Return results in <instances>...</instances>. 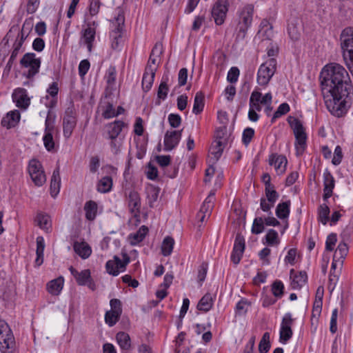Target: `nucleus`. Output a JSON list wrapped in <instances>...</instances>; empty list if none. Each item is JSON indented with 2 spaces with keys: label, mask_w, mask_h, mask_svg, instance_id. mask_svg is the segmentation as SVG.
Wrapping results in <instances>:
<instances>
[{
  "label": "nucleus",
  "mask_w": 353,
  "mask_h": 353,
  "mask_svg": "<svg viewBox=\"0 0 353 353\" xmlns=\"http://www.w3.org/2000/svg\"><path fill=\"white\" fill-rule=\"evenodd\" d=\"M322 94L327 110L337 117L344 115L351 105L352 85L348 73L341 65H326L320 74Z\"/></svg>",
  "instance_id": "f257e3e1"
},
{
  "label": "nucleus",
  "mask_w": 353,
  "mask_h": 353,
  "mask_svg": "<svg viewBox=\"0 0 353 353\" xmlns=\"http://www.w3.org/2000/svg\"><path fill=\"white\" fill-rule=\"evenodd\" d=\"M276 70V61L270 58L259 67L257 72V83L262 86H266Z\"/></svg>",
  "instance_id": "f03ea898"
},
{
  "label": "nucleus",
  "mask_w": 353,
  "mask_h": 353,
  "mask_svg": "<svg viewBox=\"0 0 353 353\" xmlns=\"http://www.w3.org/2000/svg\"><path fill=\"white\" fill-rule=\"evenodd\" d=\"M290 125L293 130L296 142L295 147L297 155L303 154L306 146L307 135L302 123L298 119L294 118L290 121Z\"/></svg>",
  "instance_id": "7ed1b4c3"
},
{
  "label": "nucleus",
  "mask_w": 353,
  "mask_h": 353,
  "mask_svg": "<svg viewBox=\"0 0 353 353\" xmlns=\"http://www.w3.org/2000/svg\"><path fill=\"white\" fill-rule=\"evenodd\" d=\"M125 23V17L123 12L119 10L117 16L114 17L112 21L114 30L110 33V37L112 39V48L114 50L118 49L121 42L122 32L123 31Z\"/></svg>",
  "instance_id": "20e7f679"
},
{
  "label": "nucleus",
  "mask_w": 353,
  "mask_h": 353,
  "mask_svg": "<svg viewBox=\"0 0 353 353\" xmlns=\"http://www.w3.org/2000/svg\"><path fill=\"white\" fill-rule=\"evenodd\" d=\"M28 172L35 185L41 186L46 183V176L39 161L33 159L29 161Z\"/></svg>",
  "instance_id": "39448f33"
},
{
  "label": "nucleus",
  "mask_w": 353,
  "mask_h": 353,
  "mask_svg": "<svg viewBox=\"0 0 353 353\" xmlns=\"http://www.w3.org/2000/svg\"><path fill=\"white\" fill-rule=\"evenodd\" d=\"M41 63V59L36 58V54L30 52L25 54L20 60V64L22 67L29 68L26 75L28 79L32 78L39 72Z\"/></svg>",
  "instance_id": "423d86ee"
},
{
  "label": "nucleus",
  "mask_w": 353,
  "mask_h": 353,
  "mask_svg": "<svg viewBox=\"0 0 353 353\" xmlns=\"http://www.w3.org/2000/svg\"><path fill=\"white\" fill-rule=\"evenodd\" d=\"M77 113L73 108H68L65 112L63 119V131L65 138L71 137L74 129L77 125Z\"/></svg>",
  "instance_id": "0eeeda50"
},
{
  "label": "nucleus",
  "mask_w": 353,
  "mask_h": 353,
  "mask_svg": "<svg viewBox=\"0 0 353 353\" xmlns=\"http://www.w3.org/2000/svg\"><path fill=\"white\" fill-rule=\"evenodd\" d=\"M8 332V324L0 320V353H11L10 348L13 344V338L7 334Z\"/></svg>",
  "instance_id": "6e6552de"
},
{
  "label": "nucleus",
  "mask_w": 353,
  "mask_h": 353,
  "mask_svg": "<svg viewBox=\"0 0 353 353\" xmlns=\"http://www.w3.org/2000/svg\"><path fill=\"white\" fill-rule=\"evenodd\" d=\"M97 23L96 21L89 22L87 23L86 28L81 32V40L87 46L89 52L92 51L93 42L95 39L96 27Z\"/></svg>",
  "instance_id": "1a4fd4ad"
},
{
  "label": "nucleus",
  "mask_w": 353,
  "mask_h": 353,
  "mask_svg": "<svg viewBox=\"0 0 353 353\" xmlns=\"http://www.w3.org/2000/svg\"><path fill=\"white\" fill-rule=\"evenodd\" d=\"M228 0H218L212 9V16L216 25H221L224 23L228 12Z\"/></svg>",
  "instance_id": "9d476101"
},
{
  "label": "nucleus",
  "mask_w": 353,
  "mask_h": 353,
  "mask_svg": "<svg viewBox=\"0 0 353 353\" xmlns=\"http://www.w3.org/2000/svg\"><path fill=\"white\" fill-rule=\"evenodd\" d=\"M45 127L46 134L43 138V144L48 151H51L54 147V142L52 134L54 129V117H52L50 111L46 119Z\"/></svg>",
  "instance_id": "9b49d317"
},
{
  "label": "nucleus",
  "mask_w": 353,
  "mask_h": 353,
  "mask_svg": "<svg viewBox=\"0 0 353 353\" xmlns=\"http://www.w3.org/2000/svg\"><path fill=\"white\" fill-rule=\"evenodd\" d=\"M245 250V239L239 233L236 236L233 250L231 254V260L234 264L237 265L240 262Z\"/></svg>",
  "instance_id": "f8f14e48"
},
{
  "label": "nucleus",
  "mask_w": 353,
  "mask_h": 353,
  "mask_svg": "<svg viewBox=\"0 0 353 353\" xmlns=\"http://www.w3.org/2000/svg\"><path fill=\"white\" fill-rule=\"evenodd\" d=\"M182 130L167 131L164 137V150L170 151L179 143L181 137Z\"/></svg>",
  "instance_id": "ddd939ff"
},
{
  "label": "nucleus",
  "mask_w": 353,
  "mask_h": 353,
  "mask_svg": "<svg viewBox=\"0 0 353 353\" xmlns=\"http://www.w3.org/2000/svg\"><path fill=\"white\" fill-rule=\"evenodd\" d=\"M341 48L344 52L346 51L348 54L353 51V29L352 28H345L341 34ZM345 54L344 53V56Z\"/></svg>",
  "instance_id": "4468645a"
},
{
  "label": "nucleus",
  "mask_w": 353,
  "mask_h": 353,
  "mask_svg": "<svg viewBox=\"0 0 353 353\" xmlns=\"http://www.w3.org/2000/svg\"><path fill=\"white\" fill-rule=\"evenodd\" d=\"M335 185V180L330 171L326 170L323 173V199L327 201L332 196Z\"/></svg>",
  "instance_id": "2eb2a0df"
},
{
  "label": "nucleus",
  "mask_w": 353,
  "mask_h": 353,
  "mask_svg": "<svg viewBox=\"0 0 353 353\" xmlns=\"http://www.w3.org/2000/svg\"><path fill=\"white\" fill-rule=\"evenodd\" d=\"M163 52V47L161 43H156L153 47L150 56L145 67V70L148 72H156L157 70V58L159 57Z\"/></svg>",
  "instance_id": "dca6fc26"
},
{
  "label": "nucleus",
  "mask_w": 353,
  "mask_h": 353,
  "mask_svg": "<svg viewBox=\"0 0 353 353\" xmlns=\"http://www.w3.org/2000/svg\"><path fill=\"white\" fill-rule=\"evenodd\" d=\"M288 161L285 156L272 154L269 157V164L274 165L279 174L285 172Z\"/></svg>",
  "instance_id": "f3484780"
},
{
  "label": "nucleus",
  "mask_w": 353,
  "mask_h": 353,
  "mask_svg": "<svg viewBox=\"0 0 353 353\" xmlns=\"http://www.w3.org/2000/svg\"><path fill=\"white\" fill-rule=\"evenodd\" d=\"M301 22L297 17H292L289 20L288 33L293 41H297L301 37Z\"/></svg>",
  "instance_id": "a211bd4d"
},
{
  "label": "nucleus",
  "mask_w": 353,
  "mask_h": 353,
  "mask_svg": "<svg viewBox=\"0 0 353 353\" xmlns=\"http://www.w3.org/2000/svg\"><path fill=\"white\" fill-rule=\"evenodd\" d=\"M128 208L134 216H138L141 209V199L136 191H131L128 198Z\"/></svg>",
  "instance_id": "6ab92c4d"
},
{
  "label": "nucleus",
  "mask_w": 353,
  "mask_h": 353,
  "mask_svg": "<svg viewBox=\"0 0 353 353\" xmlns=\"http://www.w3.org/2000/svg\"><path fill=\"white\" fill-rule=\"evenodd\" d=\"M212 143L209 150L208 163L214 165L221 157L225 145L221 142H214Z\"/></svg>",
  "instance_id": "aec40b11"
},
{
  "label": "nucleus",
  "mask_w": 353,
  "mask_h": 353,
  "mask_svg": "<svg viewBox=\"0 0 353 353\" xmlns=\"http://www.w3.org/2000/svg\"><path fill=\"white\" fill-rule=\"evenodd\" d=\"M13 101L17 107L26 109L30 104V99L23 88L15 90L12 94Z\"/></svg>",
  "instance_id": "412c9836"
},
{
  "label": "nucleus",
  "mask_w": 353,
  "mask_h": 353,
  "mask_svg": "<svg viewBox=\"0 0 353 353\" xmlns=\"http://www.w3.org/2000/svg\"><path fill=\"white\" fill-rule=\"evenodd\" d=\"M294 270L290 271V278L292 279L291 286L293 289H300L305 285L307 280V276L305 272H300L299 274H294Z\"/></svg>",
  "instance_id": "4be33fe9"
},
{
  "label": "nucleus",
  "mask_w": 353,
  "mask_h": 353,
  "mask_svg": "<svg viewBox=\"0 0 353 353\" xmlns=\"http://www.w3.org/2000/svg\"><path fill=\"white\" fill-rule=\"evenodd\" d=\"M20 119V113L18 110L9 112L1 120V125L8 129L14 127Z\"/></svg>",
  "instance_id": "5701e85b"
},
{
  "label": "nucleus",
  "mask_w": 353,
  "mask_h": 353,
  "mask_svg": "<svg viewBox=\"0 0 353 353\" xmlns=\"http://www.w3.org/2000/svg\"><path fill=\"white\" fill-rule=\"evenodd\" d=\"M253 9L245 7L241 12L238 27L249 28L252 21Z\"/></svg>",
  "instance_id": "b1692460"
},
{
  "label": "nucleus",
  "mask_w": 353,
  "mask_h": 353,
  "mask_svg": "<svg viewBox=\"0 0 353 353\" xmlns=\"http://www.w3.org/2000/svg\"><path fill=\"white\" fill-rule=\"evenodd\" d=\"M61 185V177L59 172V166L53 171L50 180V193L52 196H55L59 193Z\"/></svg>",
  "instance_id": "393cba45"
},
{
  "label": "nucleus",
  "mask_w": 353,
  "mask_h": 353,
  "mask_svg": "<svg viewBox=\"0 0 353 353\" xmlns=\"http://www.w3.org/2000/svg\"><path fill=\"white\" fill-rule=\"evenodd\" d=\"M73 248L74 252L83 259L88 258L92 253L90 246L85 242H74Z\"/></svg>",
  "instance_id": "a878e982"
},
{
  "label": "nucleus",
  "mask_w": 353,
  "mask_h": 353,
  "mask_svg": "<svg viewBox=\"0 0 353 353\" xmlns=\"http://www.w3.org/2000/svg\"><path fill=\"white\" fill-rule=\"evenodd\" d=\"M123 126L124 123L121 121H115L114 122L110 123L107 126L108 139H113L117 138Z\"/></svg>",
  "instance_id": "bb28decb"
},
{
  "label": "nucleus",
  "mask_w": 353,
  "mask_h": 353,
  "mask_svg": "<svg viewBox=\"0 0 353 353\" xmlns=\"http://www.w3.org/2000/svg\"><path fill=\"white\" fill-rule=\"evenodd\" d=\"M148 232V228L145 225H142L139 229L138 231H137L134 233L130 234L129 235L128 238H129L130 244L132 245H135L138 244L139 243L141 242L145 237Z\"/></svg>",
  "instance_id": "cd10ccee"
},
{
  "label": "nucleus",
  "mask_w": 353,
  "mask_h": 353,
  "mask_svg": "<svg viewBox=\"0 0 353 353\" xmlns=\"http://www.w3.org/2000/svg\"><path fill=\"white\" fill-rule=\"evenodd\" d=\"M63 281L64 280L61 276L50 281L47 284L48 292L52 295H58L63 289Z\"/></svg>",
  "instance_id": "c85d7f7f"
},
{
  "label": "nucleus",
  "mask_w": 353,
  "mask_h": 353,
  "mask_svg": "<svg viewBox=\"0 0 353 353\" xmlns=\"http://www.w3.org/2000/svg\"><path fill=\"white\" fill-rule=\"evenodd\" d=\"M45 248V242L42 236L37 238V258L35 259V265L40 266L43 262V252Z\"/></svg>",
  "instance_id": "c756f323"
},
{
  "label": "nucleus",
  "mask_w": 353,
  "mask_h": 353,
  "mask_svg": "<svg viewBox=\"0 0 353 353\" xmlns=\"http://www.w3.org/2000/svg\"><path fill=\"white\" fill-rule=\"evenodd\" d=\"M116 339L120 347L124 350H130L131 347L130 337L128 334L124 332L117 333Z\"/></svg>",
  "instance_id": "7c9ffc66"
},
{
  "label": "nucleus",
  "mask_w": 353,
  "mask_h": 353,
  "mask_svg": "<svg viewBox=\"0 0 353 353\" xmlns=\"http://www.w3.org/2000/svg\"><path fill=\"white\" fill-rule=\"evenodd\" d=\"M204 94L201 91L196 93L192 109L194 114H199L203 111L204 108Z\"/></svg>",
  "instance_id": "2f4dec72"
},
{
  "label": "nucleus",
  "mask_w": 353,
  "mask_h": 353,
  "mask_svg": "<svg viewBox=\"0 0 353 353\" xmlns=\"http://www.w3.org/2000/svg\"><path fill=\"white\" fill-rule=\"evenodd\" d=\"M213 305L212 297L210 294H205L199 301L197 309L205 312L209 311Z\"/></svg>",
  "instance_id": "473e14b6"
},
{
  "label": "nucleus",
  "mask_w": 353,
  "mask_h": 353,
  "mask_svg": "<svg viewBox=\"0 0 353 353\" xmlns=\"http://www.w3.org/2000/svg\"><path fill=\"white\" fill-rule=\"evenodd\" d=\"M84 210L85 212V218L89 221H92L96 217L97 205L94 201H89L85 203Z\"/></svg>",
  "instance_id": "72a5a7b5"
},
{
  "label": "nucleus",
  "mask_w": 353,
  "mask_h": 353,
  "mask_svg": "<svg viewBox=\"0 0 353 353\" xmlns=\"http://www.w3.org/2000/svg\"><path fill=\"white\" fill-rule=\"evenodd\" d=\"M261 93L258 91H253L251 94L250 98V110H253L254 111H259L260 112L261 110Z\"/></svg>",
  "instance_id": "f704fd0d"
},
{
  "label": "nucleus",
  "mask_w": 353,
  "mask_h": 353,
  "mask_svg": "<svg viewBox=\"0 0 353 353\" xmlns=\"http://www.w3.org/2000/svg\"><path fill=\"white\" fill-rule=\"evenodd\" d=\"M154 72H148L145 70L143 79H142V87L145 92H148L152 88L155 77Z\"/></svg>",
  "instance_id": "c9c22d12"
},
{
  "label": "nucleus",
  "mask_w": 353,
  "mask_h": 353,
  "mask_svg": "<svg viewBox=\"0 0 353 353\" xmlns=\"http://www.w3.org/2000/svg\"><path fill=\"white\" fill-rule=\"evenodd\" d=\"M290 201L279 203L276 209V214L279 219H285L290 214Z\"/></svg>",
  "instance_id": "e433bc0d"
},
{
  "label": "nucleus",
  "mask_w": 353,
  "mask_h": 353,
  "mask_svg": "<svg viewBox=\"0 0 353 353\" xmlns=\"http://www.w3.org/2000/svg\"><path fill=\"white\" fill-rule=\"evenodd\" d=\"M112 186V179L110 176L103 177L98 183L97 190L102 193L110 191Z\"/></svg>",
  "instance_id": "4c0bfd02"
},
{
  "label": "nucleus",
  "mask_w": 353,
  "mask_h": 353,
  "mask_svg": "<svg viewBox=\"0 0 353 353\" xmlns=\"http://www.w3.org/2000/svg\"><path fill=\"white\" fill-rule=\"evenodd\" d=\"M348 252V247L345 243H340L335 250L334 254V261L337 260H341V262H343V260L345 259V257L347 256Z\"/></svg>",
  "instance_id": "58836bf2"
},
{
  "label": "nucleus",
  "mask_w": 353,
  "mask_h": 353,
  "mask_svg": "<svg viewBox=\"0 0 353 353\" xmlns=\"http://www.w3.org/2000/svg\"><path fill=\"white\" fill-rule=\"evenodd\" d=\"M174 243V241L172 237L167 236L164 239L161 246V251L163 256H169L172 253Z\"/></svg>",
  "instance_id": "ea45409f"
},
{
  "label": "nucleus",
  "mask_w": 353,
  "mask_h": 353,
  "mask_svg": "<svg viewBox=\"0 0 353 353\" xmlns=\"http://www.w3.org/2000/svg\"><path fill=\"white\" fill-rule=\"evenodd\" d=\"M265 243L270 246L277 245L279 243L278 233L276 230L270 229L265 235Z\"/></svg>",
  "instance_id": "a19ab883"
},
{
  "label": "nucleus",
  "mask_w": 353,
  "mask_h": 353,
  "mask_svg": "<svg viewBox=\"0 0 353 353\" xmlns=\"http://www.w3.org/2000/svg\"><path fill=\"white\" fill-rule=\"evenodd\" d=\"M270 348V333L265 332L260 341L259 345V351L260 353H267Z\"/></svg>",
  "instance_id": "79ce46f5"
},
{
  "label": "nucleus",
  "mask_w": 353,
  "mask_h": 353,
  "mask_svg": "<svg viewBox=\"0 0 353 353\" xmlns=\"http://www.w3.org/2000/svg\"><path fill=\"white\" fill-rule=\"evenodd\" d=\"M330 208L323 203L319 208V220L323 224L326 225L329 220Z\"/></svg>",
  "instance_id": "37998d69"
},
{
  "label": "nucleus",
  "mask_w": 353,
  "mask_h": 353,
  "mask_svg": "<svg viewBox=\"0 0 353 353\" xmlns=\"http://www.w3.org/2000/svg\"><path fill=\"white\" fill-rule=\"evenodd\" d=\"M215 141L226 145L228 142L227 128L225 126L218 128L215 133Z\"/></svg>",
  "instance_id": "c03bdc74"
},
{
  "label": "nucleus",
  "mask_w": 353,
  "mask_h": 353,
  "mask_svg": "<svg viewBox=\"0 0 353 353\" xmlns=\"http://www.w3.org/2000/svg\"><path fill=\"white\" fill-rule=\"evenodd\" d=\"M120 316L121 314L115 312L108 311L105 314V321L109 326H113L119 321Z\"/></svg>",
  "instance_id": "a18cd8bd"
},
{
  "label": "nucleus",
  "mask_w": 353,
  "mask_h": 353,
  "mask_svg": "<svg viewBox=\"0 0 353 353\" xmlns=\"http://www.w3.org/2000/svg\"><path fill=\"white\" fill-rule=\"evenodd\" d=\"M264 230V221L261 217L254 219L252 227V232L255 234L261 233Z\"/></svg>",
  "instance_id": "49530a36"
},
{
  "label": "nucleus",
  "mask_w": 353,
  "mask_h": 353,
  "mask_svg": "<svg viewBox=\"0 0 353 353\" xmlns=\"http://www.w3.org/2000/svg\"><path fill=\"white\" fill-rule=\"evenodd\" d=\"M114 261L117 263L116 268L118 270L120 269L122 270H125L126 265L130 262V257L126 253L123 254V261L117 256H114Z\"/></svg>",
  "instance_id": "de8ad7c7"
},
{
  "label": "nucleus",
  "mask_w": 353,
  "mask_h": 353,
  "mask_svg": "<svg viewBox=\"0 0 353 353\" xmlns=\"http://www.w3.org/2000/svg\"><path fill=\"white\" fill-rule=\"evenodd\" d=\"M50 217L45 214H38L35 219L37 225L43 230H48Z\"/></svg>",
  "instance_id": "09e8293b"
},
{
  "label": "nucleus",
  "mask_w": 353,
  "mask_h": 353,
  "mask_svg": "<svg viewBox=\"0 0 353 353\" xmlns=\"http://www.w3.org/2000/svg\"><path fill=\"white\" fill-rule=\"evenodd\" d=\"M292 336V330L291 327H281L280 330V341L285 343Z\"/></svg>",
  "instance_id": "8fccbe9b"
},
{
  "label": "nucleus",
  "mask_w": 353,
  "mask_h": 353,
  "mask_svg": "<svg viewBox=\"0 0 353 353\" xmlns=\"http://www.w3.org/2000/svg\"><path fill=\"white\" fill-rule=\"evenodd\" d=\"M117 70L114 66L110 65L105 75L107 83L109 85H114L116 81Z\"/></svg>",
  "instance_id": "3c124183"
},
{
  "label": "nucleus",
  "mask_w": 353,
  "mask_h": 353,
  "mask_svg": "<svg viewBox=\"0 0 353 353\" xmlns=\"http://www.w3.org/2000/svg\"><path fill=\"white\" fill-rule=\"evenodd\" d=\"M265 196L266 199L268 201V202L272 203H274L277 199L279 198V194L274 190V186H271L269 188H265Z\"/></svg>",
  "instance_id": "603ef678"
},
{
  "label": "nucleus",
  "mask_w": 353,
  "mask_h": 353,
  "mask_svg": "<svg viewBox=\"0 0 353 353\" xmlns=\"http://www.w3.org/2000/svg\"><path fill=\"white\" fill-rule=\"evenodd\" d=\"M90 278V272L89 270H84L76 276V279L79 285H83Z\"/></svg>",
  "instance_id": "864d4df0"
},
{
  "label": "nucleus",
  "mask_w": 353,
  "mask_h": 353,
  "mask_svg": "<svg viewBox=\"0 0 353 353\" xmlns=\"http://www.w3.org/2000/svg\"><path fill=\"white\" fill-rule=\"evenodd\" d=\"M103 117L105 119H110L117 117L116 110H114L113 105L108 102L104 107V110L102 113Z\"/></svg>",
  "instance_id": "5fc2aeb1"
},
{
  "label": "nucleus",
  "mask_w": 353,
  "mask_h": 353,
  "mask_svg": "<svg viewBox=\"0 0 353 353\" xmlns=\"http://www.w3.org/2000/svg\"><path fill=\"white\" fill-rule=\"evenodd\" d=\"M284 286L281 281H276L273 283L272 290L273 294L276 297H280L283 294Z\"/></svg>",
  "instance_id": "6e6d98bb"
},
{
  "label": "nucleus",
  "mask_w": 353,
  "mask_h": 353,
  "mask_svg": "<svg viewBox=\"0 0 353 353\" xmlns=\"http://www.w3.org/2000/svg\"><path fill=\"white\" fill-rule=\"evenodd\" d=\"M168 91H169V88H168L167 83L165 81H162L159 86V89H158V92H157L158 99L164 100L168 95Z\"/></svg>",
  "instance_id": "4d7b16f0"
},
{
  "label": "nucleus",
  "mask_w": 353,
  "mask_h": 353,
  "mask_svg": "<svg viewBox=\"0 0 353 353\" xmlns=\"http://www.w3.org/2000/svg\"><path fill=\"white\" fill-rule=\"evenodd\" d=\"M290 111V106L287 103H281L279 108H277V110L274 112L272 120L279 118L281 117L282 115H284L287 114Z\"/></svg>",
  "instance_id": "13d9d810"
},
{
  "label": "nucleus",
  "mask_w": 353,
  "mask_h": 353,
  "mask_svg": "<svg viewBox=\"0 0 353 353\" xmlns=\"http://www.w3.org/2000/svg\"><path fill=\"white\" fill-rule=\"evenodd\" d=\"M254 134V130L253 128H245L243 132V136H242L243 143L245 145H248L250 143L252 139L253 138Z\"/></svg>",
  "instance_id": "bf43d9fd"
},
{
  "label": "nucleus",
  "mask_w": 353,
  "mask_h": 353,
  "mask_svg": "<svg viewBox=\"0 0 353 353\" xmlns=\"http://www.w3.org/2000/svg\"><path fill=\"white\" fill-rule=\"evenodd\" d=\"M110 140H111V141H110V145L111 151L114 154L117 155L121 151L122 141H121V139H117V138L110 139Z\"/></svg>",
  "instance_id": "052dcab7"
},
{
  "label": "nucleus",
  "mask_w": 353,
  "mask_h": 353,
  "mask_svg": "<svg viewBox=\"0 0 353 353\" xmlns=\"http://www.w3.org/2000/svg\"><path fill=\"white\" fill-rule=\"evenodd\" d=\"M337 241L336 234L332 233L327 237L325 242V249L327 251L334 250V247Z\"/></svg>",
  "instance_id": "680f3d73"
},
{
  "label": "nucleus",
  "mask_w": 353,
  "mask_h": 353,
  "mask_svg": "<svg viewBox=\"0 0 353 353\" xmlns=\"http://www.w3.org/2000/svg\"><path fill=\"white\" fill-rule=\"evenodd\" d=\"M239 76V70L236 67H232L228 73L227 79L230 83H235L237 81Z\"/></svg>",
  "instance_id": "e2e57ef3"
},
{
  "label": "nucleus",
  "mask_w": 353,
  "mask_h": 353,
  "mask_svg": "<svg viewBox=\"0 0 353 353\" xmlns=\"http://www.w3.org/2000/svg\"><path fill=\"white\" fill-rule=\"evenodd\" d=\"M159 196V191L154 188H151L148 191V203L150 207L153 206V203L155 202Z\"/></svg>",
  "instance_id": "0e129e2a"
},
{
  "label": "nucleus",
  "mask_w": 353,
  "mask_h": 353,
  "mask_svg": "<svg viewBox=\"0 0 353 353\" xmlns=\"http://www.w3.org/2000/svg\"><path fill=\"white\" fill-rule=\"evenodd\" d=\"M168 122L171 127L178 128L181 123V118L177 114H170L168 116Z\"/></svg>",
  "instance_id": "69168bd1"
},
{
  "label": "nucleus",
  "mask_w": 353,
  "mask_h": 353,
  "mask_svg": "<svg viewBox=\"0 0 353 353\" xmlns=\"http://www.w3.org/2000/svg\"><path fill=\"white\" fill-rule=\"evenodd\" d=\"M116 265L117 263L114 261V259L113 260H110L106 263L105 268L108 274L113 276L119 274V271L117 269Z\"/></svg>",
  "instance_id": "338daca9"
},
{
  "label": "nucleus",
  "mask_w": 353,
  "mask_h": 353,
  "mask_svg": "<svg viewBox=\"0 0 353 353\" xmlns=\"http://www.w3.org/2000/svg\"><path fill=\"white\" fill-rule=\"evenodd\" d=\"M343 158L342 149L338 145L336 147L334 153V157L332 159V163L335 165H337L341 163Z\"/></svg>",
  "instance_id": "774afa93"
}]
</instances>
